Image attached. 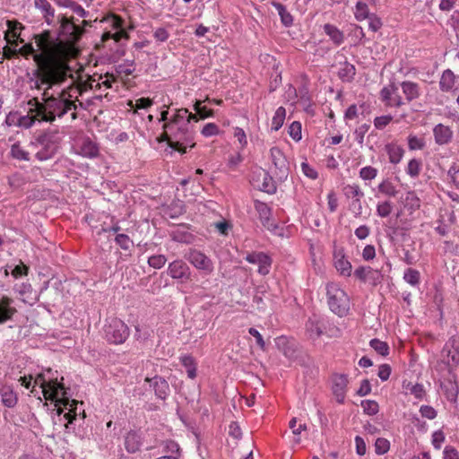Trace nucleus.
<instances>
[{
  "mask_svg": "<svg viewBox=\"0 0 459 459\" xmlns=\"http://www.w3.org/2000/svg\"><path fill=\"white\" fill-rule=\"evenodd\" d=\"M2 403L8 408H13L18 402L17 394L10 385H3L0 388Z\"/></svg>",
  "mask_w": 459,
  "mask_h": 459,
  "instance_id": "20",
  "label": "nucleus"
},
{
  "mask_svg": "<svg viewBox=\"0 0 459 459\" xmlns=\"http://www.w3.org/2000/svg\"><path fill=\"white\" fill-rule=\"evenodd\" d=\"M59 6L70 8L74 13L80 17H87L89 13L82 8V5L78 4L73 0H56Z\"/></svg>",
  "mask_w": 459,
  "mask_h": 459,
  "instance_id": "30",
  "label": "nucleus"
},
{
  "mask_svg": "<svg viewBox=\"0 0 459 459\" xmlns=\"http://www.w3.org/2000/svg\"><path fill=\"white\" fill-rule=\"evenodd\" d=\"M356 74V68L352 64L345 61L341 64V67L338 71V76L342 82H350L354 79Z\"/></svg>",
  "mask_w": 459,
  "mask_h": 459,
  "instance_id": "24",
  "label": "nucleus"
},
{
  "mask_svg": "<svg viewBox=\"0 0 459 459\" xmlns=\"http://www.w3.org/2000/svg\"><path fill=\"white\" fill-rule=\"evenodd\" d=\"M420 274L419 271L412 269V268H408L404 272L403 279L405 280L406 282H408L411 286H416L420 282Z\"/></svg>",
  "mask_w": 459,
  "mask_h": 459,
  "instance_id": "42",
  "label": "nucleus"
},
{
  "mask_svg": "<svg viewBox=\"0 0 459 459\" xmlns=\"http://www.w3.org/2000/svg\"><path fill=\"white\" fill-rule=\"evenodd\" d=\"M28 105L30 107V112L35 113L36 117L41 119L44 113V100L39 101L38 98H32L28 101Z\"/></svg>",
  "mask_w": 459,
  "mask_h": 459,
  "instance_id": "41",
  "label": "nucleus"
},
{
  "mask_svg": "<svg viewBox=\"0 0 459 459\" xmlns=\"http://www.w3.org/2000/svg\"><path fill=\"white\" fill-rule=\"evenodd\" d=\"M10 156L17 160L30 161V153L22 146L21 143L17 142L11 146Z\"/></svg>",
  "mask_w": 459,
  "mask_h": 459,
  "instance_id": "26",
  "label": "nucleus"
},
{
  "mask_svg": "<svg viewBox=\"0 0 459 459\" xmlns=\"http://www.w3.org/2000/svg\"><path fill=\"white\" fill-rule=\"evenodd\" d=\"M361 406L365 413L375 415L378 412V403L373 400H365L361 402Z\"/></svg>",
  "mask_w": 459,
  "mask_h": 459,
  "instance_id": "47",
  "label": "nucleus"
},
{
  "mask_svg": "<svg viewBox=\"0 0 459 459\" xmlns=\"http://www.w3.org/2000/svg\"><path fill=\"white\" fill-rule=\"evenodd\" d=\"M377 175V169L371 166L364 167L359 171V177L364 180H372Z\"/></svg>",
  "mask_w": 459,
  "mask_h": 459,
  "instance_id": "52",
  "label": "nucleus"
},
{
  "mask_svg": "<svg viewBox=\"0 0 459 459\" xmlns=\"http://www.w3.org/2000/svg\"><path fill=\"white\" fill-rule=\"evenodd\" d=\"M172 239L179 243H190L193 239V235L181 228H178L170 234Z\"/></svg>",
  "mask_w": 459,
  "mask_h": 459,
  "instance_id": "33",
  "label": "nucleus"
},
{
  "mask_svg": "<svg viewBox=\"0 0 459 459\" xmlns=\"http://www.w3.org/2000/svg\"><path fill=\"white\" fill-rule=\"evenodd\" d=\"M421 162L417 159H412L409 161L406 169L407 174L411 178H417L420 172Z\"/></svg>",
  "mask_w": 459,
  "mask_h": 459,
  "instance_id": "45",
  "label": "nucleus"
},
{
  "mask_svg": "<svg viewBox=\"0 0 459 459\" xmlns=\"http://www.w3.org/2000/svg\"><path fill=\"white\" fill-rule=\"evenodd\" d=\"M391 367L388 364H382L378 368L377 376L382 381H386L391 374Z\"/></svg>",
  "mask_w": 459,
  "mask_h": 459,
  "instance_id": "64",
  "label": "nucleus"
},
{
  "mask_svg": "<svg viewBox=\"0 0 459 459\" xmlns=\"http://www.w3.org/2000/svg\"><path fill=\"white\" fill-rule=\"evenodd\" d=\"M246 260L250 264H258V273L267 275L272 265V258L264 252H252L247 255Z\"/></svg>",
  "mask_w": 459,
  "mask_h": 459,
  "instance_id": "11",
  "label": "nucleus"
},
{
  "mask_svg": "<svg viewBox=\"0 0 459 459\" xmlns=\"http://www.w3.org/2000/svg\"><path fill=\"white\" fill-rule=\"evenodd\" d=\"M167 262L164 255H153L148 258V264L155 269L162 268Z\"/></svg>",
  "mask_w": 459,
  "mask_h": 459,
  "instance_id": "46",
  "label": "nucleus"
},
{
  "mask_svg": "<svg viewBox=\"0 0 459 459\" xmlns=\"http://www.w3.org/2000/svg\"><path fill=\"white\" fill-rule=\"evenodd\" d=\"M375 447H376V453L377 455H384L389 450L390 443L385 438L378 437L376 440Z\"/></svg>",
  "mask_w": 459,
  "mask_h": 459,
  "instance_id": "53",
  "label": "nucleus"
},
{
  "mask_svg": "<svg viewBox=\"0 0 459 459\" xmlns=\"http://www.w3.org/2000/svg\"><path fill=\"white\" fill-rule=\"evenodd\" d=\"M369 344L381 356H387L389 354V346L385 342L375 338L370 341Z\"/></svg>",
  "mask_w": 459,
  "mask_h": 459,
  "instance_id": "36",
  "label": "nucleus"
},
{
  "mask_svg": "<svg viewBox=\"0 0 459 459\" xmlns=\"http://www.w3.org/2000/svg\"><path fill=\"white\" fill-rule=\"evenodd\" d=\"M164 452L167 454H171L170 455H174V454H178L179 446L173 440H167L164 443Z\"/></svg>",
  "mask_w": 459,
  "mask_h": 459,
  "instance_id": "63",
  "label": "nucleus"
},
{
  "mask_svg": "<svg viewBox=\"0 0 459 459\" xmlns=\"http://www.w3.org/2000/svg\"><path fill=\"white\" fill-rule=\"evenodd\" d=\"M404 208L409 210L411 212L420 209V200L413 191H409L406 194V197L403 203Z\"/></svg>",
  "mask_w": 459,
  "mask_h": 459,
  "instance_id": "31",
  "label": "nucleus"
},
{
  "mask_svg": "<svg viewBox=\"0 0 459 459\" xmlns=\"http://www.w3.org/2000/svg\"><path fill=\"white\" fill-rule=\"evenodd\" d=\"M35 385H39L42 388V393L47 400L56 401V406H57V414L63 413L64 410L60 405H64L65 408L70 406L69 411L65 414V418L68 420V423H72L76 418V406L78 401H70L66 397V392L62 383L57 381V378L47 381L43 374H39L34 381Z\"/></svg>",
  "mask_w": 459,
  "mask_h": 459,
  "instance_id": "4",
  "label": "nucleus"
},
{
  "mask_svg": "<svg viewBox=\"0 0 459 459\" xmlns=\"http://www.w3.org/2000/svg\"><path fill=\"white\" fill-rule=\"evenodd\" d=\"M408 146L410 150H422L425 147V142L416 135H410L408 137Z\"/></svg>",
  "mask_w": 459,
  "mask_h": 459,
  "instance_id": "51",
  "label": "nucleus"
},
{
  "mask_svg": "<svg viewBox=\"0 0 459 459\" xmlns=\"http://www.w3.org/2000/svg\"><path fill=\"white\" fill-rule=\"evenodd\" d=\"M36 119L40 120L39 117H36V114L33 117L29 115L20 116L17 120V126L23 128H30L33 126Z\"/></svg>",
  "mask_w": 459,
  "mask_h": 459,
  "instance_id": "49",
  "label": "nucleus"
},
{
  "mask_svg": "<svg viewBox=\"0 0 459 459\" xmlns=\"http://www.w3.org/2000/svg\"><path fill=\"white\" fill-rule=\"evenodd\" d=\"M34 81V87L37 90H41L43 85L47 87L44 89L41 100H44V113L42 115V121L53 123L56 117H63L68 111L76 110L77 106L74 100H72L69 91L65 89L62 90L57 95H50L48 91L55 85L49 86L48 83L42 82L37 84L39 80L35 74V70L32 73Z\"/></svg>",
  "mask_w": 459,
  "mask_h": 459,
  "instance_id": "3",
  "label": "nucleus"
},
{
  "mask_svg": "<svg viewBox=\"0 0 459 459\" xmlns=\"http://www.w3.org/2000/svg\"><path fill=\"white\" fill-rule=\"evenodd\" d=\"M401 88L407 102H411L420 96V88L416 82L404 81L401 83Z\"/></svg>",
  "mask_w": 459,
  "mask_h": 459,
  "instance_id": "19",
  "label": "nucleus"
},
{
  "mask_svg": "<svg viewBox=\"0 0 459 459\" xmlns=\"http://www.w3.org/2000/svg\"><path fill=\"white\" fill-rule=\"evenodd\" d=\"M146 382L150 383V385L153 387L155 395L160 399L165 400L169 394V385L168 382L161 377L155 376L152 378L146 377Z\"/></svg>",
  "mask_w": 459,
  "mask_h": 459,
  "instance_id": "15",
  "label": "nucleus"
},
{
  "mask_svg": "<svg viewBox=\"0 0 459 459\" xmlns=\"http://www.w3.org/2000/svg\"><path fill=\"white\" fill-rule=\"evenodd\" d=\"M255 208L259 214V219H260L263 226H264L268 230H273L275 228V226L271 221L272 212H271L270 207L263 202L256 201L255 204Z\"/></svg>",
  "mask_w": 459,
  "mask_h": 459,
  "instance_id": "17",
  "label": "nucleus"
},
{
  "mask_svg": "<svg viewBox=\"0 0 459 459\" xmlns=\"http://www.w3.org/2000/svg\"><path fill=\"white\" fill-rule=\"evenodd\" d=\"M79 153L86 158H95L99 155V148L91 140L86 139L82 142Z\"/></svg>",
  "mask_w": 459,
  "mask_h": 459,
  "instance_id": "27",
  "label": "nucleus"
},
{
  "mask_svg": "<svg viewBox=\"0 0 459 459\" xmlns=\"http://www.w3.org/2000/svg\"><path fill=\"white\" fill-rule=\"evenodd\" d=\"M186 258L193 266L197 270L203 271L205 274H211L213 272L212 261L201 251L190 250Z\"/></svg>",
  "mask_w": 459,
  "mask_h": 459,
  "instance_id": "8",
  "label": "nucleus"
},
{
  "mask_svg": "<svg viewBox=\"0 0 459 459\" xmlns=\"http://www.w3.org/2000/svg\"><path fill=\"white\" fill-rule=\"evenodd\" d=\"M191 121L198 122L199 118L187 108H179L176 110L172 118L164 124L162 139L168 142L172 150L182 153L186 152L187 144L194 139Z\"/></svg>",
  "mask_w": 459,
  "mask_h": 459,
  "instance_id": "2",
  "label": "nucleus"
},
{
  "mask_svg": "<svg viewBox=\"0 0 459 459\" xmlns=\"http://www.w3.org/2000/svg\"><path fill=\"white\" fill-rule=\"evenodd\" d=\"M58 22V38L54 39L49 30L34 35L37 47L40 49V53L35 56L39 65V69L35 70L39 79L37 83L46 82L49 86L63 84L71 72L68 60L75 58L80 53L76 44L84 34L83 28L75 23L73 16L59 15Z\"/></svg>",
  "mask_w": 459,
  "mask_h": 459,
  "instance_id": "1",
  "label": "nucleus"
},
{
  "mask_svg": "<svg viewBox=\"0 0 459 459\" xmlns=\"http://www.w3.org/2000/svg\"><path fill=\"white\" fill-rule=\"evenodd\" d=\"M378 191L387 196H395L398 193L395 186L388 179L378 185Z\"/></svg>",
  "mask_w": 459,
  "mask_h": 459,
  "instance_id": "37",
  "label": "nucleus"
},
{
  "mask_svg": "<svg viewBox=\"0 0 459 459\" xmlns=\"http://www.w3.org/2000/svg\"><path fill=\"white\" fill-rule=\"evenodd\" d=\"M168 274L174 280L185 283L191 280L190 267L183 260L178 259L169 263L167 270Z\"/></svg>",
  "mask_w": 459,
  "mask_h": 459,
  "instance_id": "9",
  "label": "nucleus"
},
{
  "mask_svg": "<svg viewBox=\"0 0 459 459\" xmlns=\"http://www.w3.org/2000/svg\"><path fill=\"white\" fill-rule=\"evenodd\" d=\"M276 345L286 357L292 358L294 356L295 350L286 337L281 336L277 338Z\"/></svg>",
  "mask_w": 459,
  "mask_h": 459,
  "instance_id": "32",
  "label": "nucleus"
},
{
  "mask_svg": "<svg viewBox=\"0 0 459 459\" xmlns=\"http://www.w3.org/2000/svg\"><path fill=\"white\" fill-rule=\"evenodd\" d=\"M6 24H7V27H8V30L7 31L9 33H12V36L13 38H18L19 34H18L17 30L23 29L22 24L20 23L17 21H10V20H8L6 22Z\"/></svg>",
  "mask_w": 459,
  "mask_h": 459,
  "instance_id": "60",
  "label": "nucleus"
},
{
  "mask_svg": "<svg viewBox=\"0 0 459 459\" xmlns=\"http://www.w3.org/2000/svg\"><path fill=\"white\" fill-rule=\"evenodd\" d=\"M262 190L268 194H273L276 191V186L274 185L273 178L269 177L267 174L264 178Z\"/></svg>",
  "mask_w": 459,
  "mask_h": 459,
  "instance_id": "56",
  "label": "nucleus"
},
{
  "mask_svg": "<svg viewBox=\"0 0 459 459\" xmlns=\"http://www.w3.org/2000/svg\"><path fill=\"white\" fill-rule=\"evenodd\" d=\"M349 383L347 375L335 374L333 377V393L339 403L344 402L347 385Z\"/></svg>",
  "mask_w": 459,
  "mask_h": 459,
  "instance_id": "13",
  "label": "nucleus"
},
{
  "mask_svg": "<svg viewBox=\"0 0 459 459\" xmlns=\"http://www.w3.org/2000/svg\"><path fill=\"white\" fill-rule=\"evenodd\" d=\"M344 195L347 198H353L352 204L358 203V212L357 215L361 213V203L360 198L364 196V193L361 191L360 187L356 185H347L343 187Z\"/></svg>",
  "mask_w": 459,
  "mask_h": 459,
  "instance_id": "18",
  "label": "nucleus"
},
{
  "mask_svg": "<svg viewBox=\"0 0 459 459\" xmlns=\"http://www.w3.org/2000/svg\"><path fill=\"white\" fill-rule=\"evenodd\" d=\"M35 7L40 10L43 13L45 22L48 25H52L54 22L55 10L47 0H35Z\"/></svg>",
  "mask_w": 459,
  "mask_h": 459,
  "instance_id": "22",
  "label": "nucleus"
},
{
  "mask_svg": "<svg viewBox=\"0 0 459 459\" xmlns=\"http://www.w3.org/2000/svg\"><path fill=\"white\" fill-rule=\"evenodd\" d=\"M398 91V87L394 83H391L386 87H384L381 91L380 95L383 100V101L385 102V104L388 106L389 101L392 99V95L395 94Z\"/></svg>",
  "mask_w": 459,
  "mask_h": 459,
  "instance_id": "44",
  "label": "nucleus"
},
{
  "mask_svg": "<svg viewBox=\"0 0 459 459\" xmlns=\"http://www.w3.org/2000/svg\"><path fill=\"white\" fill-rule=\"evenodd\" d=\"M407 389L410 391L411 394H413L417 399H422L425 395V389L421 384H415L407 385Z\"/></svg>",
  "mask_w": 459,
  "mask_h": 459,
  "instance_id": "57",
  "label": "nucleus"
},
{
  "mask_svg": "<svg viewBox=\"0 0 459 459\" xmlns=\"http://www.w3.org/2000/svg\"><path fill=\"white\" fill-rule=\"evenodd\" d=\"M422 417L429 420H433L437 417V411L429 405H422L420 409Z\"/></svg>",
  "mask_w": 459,
  "mask_h": 459,
  "instance_id": "62",
  "label": "nucleus"
},
{
  "mask_svg": "<svg viewBox=\"0 0 459 459\" xmlns=\"http://www.w3.org/2000/svg\"><path fill=\"white\" fill-rule=\"evenodd\" d=\"M30 148L36 151L35 158L39 161H45L52 159L59 148L56 133L46 131L37 135L29 144Z\"/></svg>",
  "mask_w": 459,
  "mask_h": 459,
  "instance_id": "5",
  "label": "nucleus"
},
{
  "mask_svg": "<svg viewBox=\"0 0 459 459\" xmlns=\"http://www.w3.org/2000/svg\"><path fill=\"white\" fill-rule=\"evenodd\" d=\"M387 153L391 163L397 164L401 161L403 155V150L399 146L387 145Z\"/></svg>",
  "mask_w": 459,
  "mask_h": 459,
  "instance_id": "35",
  "label": "nucleus"
},
{
  "mask_svg": "<svg viewBox=\"0 0 459 459\" xmlns=\"http://www.w3.org/2000/svg\"><path fill=\"white\" fill-rule=\"evenodd\" d=\"M435 143L438 145H446L451 143L453 139V130L448 126L437 124L433 128Z\"/></svg>",
  "mask_w": 459,
  "mask_h": 459,
  "instance_id": "16",
  "label": "nucleus"
},
{
  "mask_svg": "<svg viewBox=\"0 0 459 459\" xmlns=\"http://www.w3.org/2000/svg\"><path fill=\"white\" fill-rule=\"evenodd\" d=\"M324 30L326 35L333 40L335 45H341L344 40L343 32L341 31L336 26L332 24H325Z\"/></svg>",
  "mask_w": 459,
  "mask_h": 459,
  "instance_id": "28",
  "label": "nucleus"
},
{
  "mask_svg": "<svg viewBox=\"0 0 459 459\" xmlns=\"http://www.w3.org/2000/svg\"><path fill=\"white\" fill-rule=\"evenodd\" d=\"M272 162L274 165V174L279 179L287 178L289 172V163L283 152L278 147H273L270 150Z\"/></svg>",
  "mask_w": 459,
  "mask_h": 459,
  "instance_id": "10",
  "label": "nucleus"
},
{
  "mask_svg": "<svg viewBox=\"0 0 459 459\" xmlns=\"http://www.w3.org/2000/svg\"><path fill=\"white\" fill-rule=\"evenodd\" d=\"M115 241L125 251L130 250L134 246L133 240L126 234H117Z\"/></svg>",
  "mask_w": 459,
  "mask_h": 459,
  "instance_id": "43",
  "label": "nucleus"
},
{
  "mask_svg": "<svg viewBox=\"0 0 459 459\" xmlns=\"http://www.w3.org/2000/svg\"><path fill=\"white\" fill-rule=\"evenodd\" d=\"M393 119L391 115L377 117L374 120V126L377 129H384Z\"/></svg>",
  "mask_w": 459,
  "mask_h": 459,
  "instance_id": "58",
  "label": "nucleus"
},
{
  "mask_svg": "<svg viewBox=\"0 0 459 459\" xmlns=\"http://www.w3.org/2000/svg\"><path fill=\"white\" fill-rule=\"evenodd\" d=\"M142 445L140 435L134 430L129 431L125 437V448L128 453L134 454L139 451Z\"/></svg>",
  "mask_w": 459,
  "mask_h": 459,
  "instance_id": "21",
  "label": "nucleus"
},
{
  "mask_svg": "<svg viewBox=\"0 0 459 459\" xmlns=\"http://www.w3.org/2000/svg\"><path fill=\"white\" fill-rule=\"evenodd\" d=\"M333 263L336 270L343 276H351V264L346 259L344 249L334 247Z\"/></svg>",
  "mask_w": 459,
  "mask_h": 459,
  "instance_id": "12",
  "label": "nucleus"
},
{
  "mask_svg": "<svg viewBox=\"0 0 459 459\" xmlns=\"http://www.w3.org/2000/svg\"><path fill=\"white\" fill-rule=\"evenodd\" d=\"M286 116V110L283 107H280L276 109V112L272 120V129L278 131L283 125Z\"/></svg>",
  "mask_w": 459,
  "mask_h": 459,
  "instance_id": "34",
  "label": "nucleus"
},
{
  "mask_svg": "<svg viewBox=\"0 0 459 459\" xmlns=\"http://www.w3.org/2000/svg\"><path fill=\"white\" fill-rule=\"evenodd\" d=\"M372 13H369L368 6L363 2H358L356 4L355 17L358 21H363L368 19Z\"/></svg>",
  "mask_w": 459,
  "mask_h": 459,
  "instance_id": "39",
  "label": "nucleus"
},
{
  "mask_svg": "<svg viewBox=\"0 0 459 459\" xmlns=\"http://www.w3.org/2000/svg\"><path fill=\"white\" fill-rule=\"evenodd\" d=\"M14 300L7 296L0 299V325L12 320L17 313V309L13 307Z\"/></svg>",
  "mask_w": 459,
  "mask_h": 459,
  "instance_id": "14",
  "label": "nucleus"
},
{
  "mask_svg": "<svg viewBox=\"0 0 459 459\" xmlns=\"http://www.w3.org/2000/svg\"><path fill=\"white\" fill-rule=\"evenodd\" d=\"M153 104L152 100L150 98H140L135 100V104H133L132 100H129L128 105L136 109L148 108Z\"/></svg>",
  "mask_w": 459,
  "mask_h": 459,
  "instance_id": "55",
  "label": "nucleus"
},
{
  "mask_svg": "<svg viewBox=\"0 0 459 459\" xmlns=\"http://www.w3.org/2000/svg\"><path fill=\"white\" fill-rule=\"evenodd\" d=\"M393 207L390 201L380 203L377 206V213L378 216L385 218L392 212Z\"/></svg>",
  "mask_w": 459,
  "mask_h": 459,
  "instance_id": "50",
  "label": "nucleus"
},
{
  "mask_svg": "<svg viewBox=\"0 0 459 459\" xmlns=\"http://www.w3.org/2000/svg\"><path fill=\"white\" fill-rule=\"evenodd\" d=\"M367 276V281H368L374 286L381 283L383 281V274L381 273V272L377 269H373L371 267H369L368 273Z\"/></svg>",
  "mask_w": 459,
  "mask_h": 459,
  "instance_id": "48",
  "label": "nucleus"
},
{
  "mask_svg": "<svg viewBox=\"0 0 459 459\" xmlns=\"http://www.w3.org/2000/svg\"><path fill=\"white\" fill-rule=\"evenodd\" d=\"M123 20L118 16H114L113 19V26L116 29H120V30L113 33V39L116 42L120 41L123 38H128L127 33L122 29L123 27Z\"/></svg>",
  "mask_w": 459,
  "mask_h": 459,
  "instance_id": "38",
  "label": "nucleus"
},
{
  "mask_svg": "<svg viewBox=\"0 0 459 459\" xmlns=\"http://www.w3.org/2000/svg\"><path fill=\"white\" fill-rule=\"evenodd\" d=\"M289 134L295 141L301 139V124L298 121H294L289 127Z\"/></svg>",
  "mask_w": 459,
  "mask_h": 459,
  "instance_id": "54",
  "label": "nucleus"
},
{
  "mask_svg": "<svg viewBox=\"0 0 459 459\" xmlns=\"http://www.w3.org/2000/svg\"><path fill=\"white\" fill-rule=\"evenodd\" d=\"M18 51V54H21L22 56H24L25 58H28L30 56H33V60L34 62L36 63L37 65V68L35 70H39V63L36 61L35 59V56L36 55H39L40 52H36L35 48H33L32 44L30 43H28V44H25L24 46H22ZM39 51H40V49L39 48Z\"/></svg>",
  "mask_w": 459,
  "mask_h": 459,
  "instance_id": "40",
  "label": "nucleus"
},
{
  "mask_svg": "<svg viewBox=\"0 0 459 459\" xmlns=\"http://www.w3.org/2000/svg\"><path fill=\"white\" fill-rule=\"evenodd\" d=\"M326 294L330 309L336 315L342 316L349 309V298L338 285L328 283Z\"/></svg>",
  "mask_w": 459,
  "mask_h": 459,
  "instance_id": "6",
  "label": "nucleus"
},
{
  "mask_svg": "<svg viewBox=\"0 0 459 459\" xmlns=\"http://www.w3.org/2000/svg\"><path fill=\"white\" fill-rule=\"evenodd\" d=\"M455 83V74L450 70L446 69L443 72L440 81L439 87L442 91H451Z\"/></svg>",
  "mask_w": 459,
  "mask_h": 459,
  "instance_id": "25",
  "label": "nucleus"
},
{
  "mask_svg": "<svg viewBox=\"0 0 459 459\" xmlns=\"http://www.w3.org/2000/svg\"><path fill=\"white\" fill-rule=\"evenodd\" d=\"M218 134H219V127L214 123L206 124L202 130V134L206 137L216 135Z\"/></svg>",
  "mask_w": 459,
  "mask_h": 459,
  "instance_id": "61",
  "label": "nucleus"
},
{
  "mask_svg": "<svg viewBox=\"0 0 459 459\" xmlns=\"http://www.w3.org/2000/svg\"><path fill=\"white\" fill-rule=\"evenodd\" d=\"M297 422H298L297 419L293 418V419L290 420V421L289 423V427L292 430V433L295 436H299L302 431L307 429V424L306 423H299L298 425Z\"/></svg>",
  "mask_w": 459,
  "mask_h": 459,
  "instance_id": "59",
  "label": "nucleus"
},
{
  "mask_svg": "<svg viewBox=\"0 0 459 459\" xmlns=\"http://www.w3.org/2000/svg\"><path fill=\"white\" fill-rule=\"evenodd\" d=\"M105 337L108 342L114 344H121L129 336L128 326L118 318H111L105 325Z\"/></svg>",
  "mask_w": 459,
  "mask_h": 459,
  "instance_id": "7",
  "label": "nucleus"
},
{
  "mask_svg": "<svg viewBox=\"0 0 459 459\" xmlns=\"http://www.w3.org/2000/svg\"><path fill=\"white\" fill-rule=\"evenodd\" d=\"M272 4L278 12V14L281 17V21L282 24L286 27H290V25H292L293 17L287 11L285 6L279 2H273Z\"/></svg>",
  "mask_w": 459,
  "mask_h": 459,
  "instance_id": "29",
  "label": "nucleus"
},
{
  "mask_svg": "<svg viewBox=\"0 0 459 459\" xmlns=\"http://www.w3.org/2000/svg\"><path fill=\"white\" fill-rule=\"evenodd\" d=\"M306 328L309 333L310 338L316 339L324 333L325 324L323 321L309 319L306 324Z\"/></svg>",
  "mask_w": 459,
  "mask_h": 459,
  "instance_id": "23",
  "label": "nucleus"
}]
</instances>
